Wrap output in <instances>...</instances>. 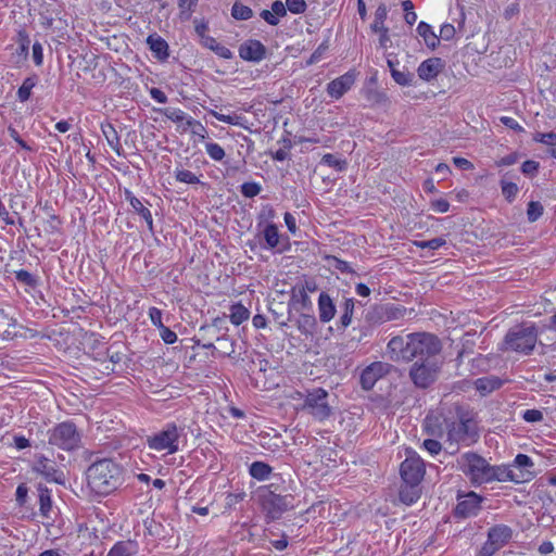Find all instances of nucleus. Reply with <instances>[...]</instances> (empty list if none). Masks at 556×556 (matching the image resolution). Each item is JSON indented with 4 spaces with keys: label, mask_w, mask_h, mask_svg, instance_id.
Instances as JSON below:
<instances>
[{
    "label": "nucleus",
    "mask_w": 556,
    "mask_h": 556,
    "mask_svg": "<svg viewBox=\"0 0 556 556\" xmlns=\"http://www.w3.org/2000/svg\"><path fill=\"white\" fill-rule=\"evenodd\" d=\"M442 349L440 340L427 332L393 337L387 353L393 362H426L437 356Z\"/></svg>",
    "instance_id": "obj_1"
},
{
    "label": "nucleus",
    "mask_w": 556,
    "mask_h": 556,
    "mask_svg": "<svg viewBox=\"0 0 556 556\" xmlns=\"http://www.w3.org/2000/svg\"><path fill=\"white\" fill-rule=\"evenodd\" d=\"M122 467L111 459L90 465L86 471L87 483L92 492L106 496L122 484Z\"/></svg>",
    "instance_id": "obj_2"
},
{
    "label": "nucleus",
    "mask_w": 556,
    "mask_h": 556,
    "mask_svg": "<svg viewBox=\"0 0 556 556\" xmlns=\"http://www.w3.org/2000/svg\"><path fill=\"white\" fill-rule=\"evenodd\" d=\"M445 427H447L446 441L448 446L453 448L452 452L457 451L459 443L469 445L477 435L472 414L460 407L456 408V419L447 418Z\"/></svg>",
    "instance_id": "obj_3"
},
{
    "label": "nucleus",
    "mask_w": 556,
    "mask_h": 556,
    "mask_svg": "<svg viewBox=\"0 0 556 556\" xmlns=\"http://www.w3.org/2000/svg\"><path fill=\"white\" fill-rule=\"evenodd\" d=\"M538 329L532 323H522L511 327L504 337L502 351L530 354L536 344Z\"/></svg>",
    "instance_id": "obj_4"
},
{
    "label": "nucleus",
    "mask_w": 556,
    "mask_h": 556,
    "mask_svg": "<svg viewBox=\"0 0 556 556\" xmlns=\"http://www.w3.org/2000/svg\"><path fill=\"white\" fill-rule=\"evenodd\" d=\"M39 516L37 520L43 527L42 535L46 540H55L62 534L59 508L53 506L48 489L39 488Z\"/></svg>",
    "instance_id": "obj_5"
},
{
    "label": "nucleus",
    "mask_w": 556,
    "mask_h": 556,
    "mask_svg": "<svg viewBox=\"0 0 556 556\" xmlns=\"http://www.w3.org/2000/svg\"><path fill=\"white\" fill-rule=\"evenodd\" d=\"M301 409L319 422L333 415V407L329 403V393L323 388L309 390Z\"/></svg>",
    "instance_id": "obj_6"
},
{
    "label": "nucleus",
    "mask_w": 556,
    "mask_h": 556,
    "mask_svg": "<svg viewBox=\"0 0 556 556\" xmlns=\"http://www.w3.org/2000/svg\"><path fill=\"white\" fill-rule=\"evenodd\" d=\"M460 470L473 484L488 483L491 465L485 458L473 452L463 454L457 459Z\"/></svg>",
    "instance_id": "obj_7"
},
{
    "label": "nucleus",
    "mask_w": 556,
    "mask_h": 556,
    "mask_svg": "<svg viewBox=\"0 0 556 556\" xmlns=\"http://www.w3.org/2000/svg\"><path fill=\"white\" fill-rule=\"evenodd\" d=\"M80 441V433L73 422H61L49 431V443L66 451L78 448Z\"/></svg>",
    "instance_id": "obj_8"
},
{
    "label": "nucleus",
    "mask_w": 556,
    "mask_h": 556,
    "mask_svg": "<svg viewBox=\"0 0 556 556\" xmlns=\"http://www.w3.org/2000/svg\"><path fill=\"white\" fill-rule=\"evenodd\" d=\"M180 431L175 424H167L163 430L147 438L148 446L157 452L174 454L178 451Z\"/></svg>",
    "instance_id": "obj_9"
},
{
    "label": "nucleus",
    "mask_w": 556,
    "mask_h": 556,
    "mask_svg": "<svg viewBox=\"0 0 556 556\" xmlns=\"http://www.w3.org/2000/svg\"><path fill=\"white\" fill-rule=\"evenodd\" d=\"M262 507L268 518L279 519L283 513L293 507V496L267 492L262 495Z\"/></svg>",
    "instance_id": "obj_10"
},
{
    "label": "nucleus",
    "mask_w": 556,
    "mask_h": 556,
    "mask_svg": "<svg viewBox=\"0 0 556 556\" xmlns=\"http://www.w3.org/2000/svg\"><path fill=\"white\" fill-rule=\"evenodd\" d=\"M425 472L424 460L415 453L401 464V477L405 483L420 484Z\"/></svg>",
    "instance_id": "obj_11"
},
{
    "label": "nucleus",
    "mask_w": 556,
    "mask_h": 556,
    "mask_svg": "<svg viewBox=\"0 0 556 556\" xmlns=\"http://www.w3.org/2000/svg\"><path fill=\"white\" fill-rule=\"evenodd\" d=\"M482 497L475 492L457 495V505L454 515L457 518L466 519L477 516L481 510Z\"/></svg>",
    "instance_id": "obj_12"
},
{
    "label": "nucleus",
    "mask_w": 556,
    "mask_h": 556,
    "mask_svg": "<svg viewBox=\"0 0 556 556\" xmlns=\"http://www.w3.org/2000/svg\"><path fill=\"white\" fill-rule=\"evenodd\" d=\"M434 372L435 364L429 359L426 362H415L409 375L417 387L426 388L432 382Z\"/></svg>",
    "instance_id": "obj_13"
},
{
    "label": "nucleus",
    "mask_w": 556,
    "mask_h": 556,
    "mask_svg": "<svg viewBox=\"0 0 556 556\" xmlns=\"http://www.w3.org/2000/svg\"><path fill=\"white\" fill-rule=\"evenodd\" d=\"M37 472L40 473L48 482H55L58 484L65 483V475L56 463L45 456L37 459Z\"/></svg>",
    "instance_id": "obj_14"
},
{
    "label": "nucleus",
    "mask_w": 556,
    "mask_h": 556,
    "mask_svg": "<svg viewBox=\"0 0 556 556\" xmlns=\"http://www.w3.org/2000/svg\"><path fill=\"white\" fill-rule=\"evenodd\" d=\"M339 302L329 292L321 291L317 300L318 318L321 324L330 323L336 314Z\"/></svg>",
    "instance_id": "obj_15"
},
{
    "label": "nucleus",
    "mask_w": 556,
    "mask_h": 556,
    "mask_svg": "<svg viewBox=\"0 0 556 556\" xmlns=\"http://www.w3.org/2000/svg\"><path fill=\"white\" fill-rule=\"evenodd\" d=\"M531 479V475L526 471L521 472V475H517L516 471L505 465L501 466H491V470L489 472L488 483L493 481H514V482H523Z\"/></svg>",
    "instance_id": "obj_16"
},
{
    "label": "nucleus",
    "mask_w": 556,
    "mask_h": 556,
    "mask_svg": "<svg viewBox=\"0 0 556 556\" xmlns=\"http://www.w3.org/2000/svg\"><path fill=\"white\" fill-rule=\"evenodd\" d=\"M355 73L348 72L340 77L331 80L327 85V93L333 99H340L345 92H348L355 84Z\"/></svg>",
    "instance_id": "obj_17"
},
{
    "label": "nucleus",
    "mask_w": 556,
    "mask_h": 556,
    "mask_svg": "<svg viewBox=\"0 0 556 556\" xmlns=\"http://www.w3.org/2000/svg\"><path fill=\"white\" fill-rule=\"evenodd\" d=\"M266 53L265 46L258 40H247L239 48L241 59L250 62H260Z\"/></svg>",
    "instance_id": "obj_18"
},
{
    "label": "nucleus",
    "mask_w": 556,
    "mask_h": 556,
    "mask_svg": "<svg viewBox=\"0 0 556 556\" xmlns=\"http://www.w3.org/2000/svg\"><path fill=\"white\" fill-rule=\"evenodd\" d=\"M445 62L440 58H430L421 62L417 68L420 79L430 81L435 78L444 68Z\"/></svg>",
    "instance_id": "obj_19"
},
{
    "label": "nucleus",
    "mask_w": 556,
    "mask_h": 556,
    "mask_svg": "<svg viewBox=\"0 0 556 556\" xmlns=\"http://www.w3.org/2000/svg\"><path fill=\"white\" fill-rule=\"evenodd\" d=\"M356 300L354 298L342 296L339 301V319L337 326L339 329H346L352 324L353 314L355 311Z\"/></svg>",
    "instance_id": "obj_20"
},
{
    "label": "nucleus",
    "mask_w": 556,
    "mask_h": 556,
    "mask_svg": "<svg viewBox=\"0 0 556 556\" xmlns=\"http://www.w3.org/2000/svg\"><path fill=\"white\" fill-rule=\"evenodd\" d=\"M447 418L441 415H428L424 421V428L427 434L435 438H443L447 432Z\"/></svg>",
    "instance_id": "obj_21"
},
{
    "label": "nucleus",
    "mask_w": 556,
    "mask_h": 556,
    "mask_svg": "<svg viewBox=\"0 0 556 556\" xmlns=\"http://www.w3.org/2000/svg\"><path fill=\"white\" fill-rule=\"evenodd\" d=\"M384 366L381 362H376L367 366L361 374V386L364 390H370L374 388L377 380L382 377Z\"/></svg>",
    "instance_id": "obj_22"
},
{
    "label": "nucleus",
    "mask_w": 556,
    "mask_h": 556,
    "mask_svg": "<svg viewBox=\"0 0 556 556\" xmlns=\"http://www.w3.org/2000/svg\"><path fill=\"white\" fill-rule=\"evenodd\" d=\"M29 43L30 39L28 34L24 29L18 30L16 39L17 46L15 48L14 46L11 47V49L14 50L12 52V62L14 64L21 65L26 61L28 56Z\"/></svg>",
    "instance_id": "obj_23"
},
{
    "label": "nucleus",
    "mask_w": 556,
    "mask_h": 556,
    "mask_svg": "<svg viewBox=\"0 0 556 556\" xmlns=\"http://www.w3.org/2000/svg\"><path fill=\"white\" fill-rule=\"evenodd\" d=\"M511 529L505 525L494 526L488 532V539L498 548H502L511 539Z\"/></svg>",
    "instance_id": "obj_24"
},
{
    "label": "nucleus",
    "mask_w": 556,
    "mask_h": 556,
    "mask_svg": "<svg viewBox=\"0 0 556 556\" xmlns=\"http://www.w3.org/2000/svg\"><path fill=\"white\" fill-rule=\"evenodd\" d=\"M420 486L419 484H413V483H405L400 488L399 497L400 501L405 505H412L417 502V500L420 497Z\"/></svg>",
    "instance_id": "obj_25"
},
{
    "label": "nucleus",
    "mask_w": 556,
    "mask_h": 556,
    "mask_svg": "<svg viewBox=\"0 0 556 556\" xmlns=\"http://www.w3.org/2000/svg\"><path fill=\"white\" fill-rule=\"evenodd\" d=\"M476 390L482 395L485 396L493 391L500 389L502 387V380L497 377L490 376L479 378L475 381Z\"/></svg>",
    "instance_id": "obj_26"
},
{
    "label": "nucleus",
    "mask_w": 556,
    "mask_h": 556,
    "mask_svg": "<svg viewBox=\"0 0 556 556\" xmlns=\"http://www.w3.org/2000/svg\"><path fill=\"white\" fill-rule=\"evenodd\" d=\"M147 43L157 59L164 60L168 56V45L161 36L150 35L147 38Z\"/></svg>",
    "instance_id": "obj_27"
},
{
    "label": "nucleus",
    "mask_w": 556,
    "mask_h": 556,
    "mask_svg": "<svg viewBox=\"0 0 556 556\" xmlns=\"http://www.w3.org/2000/svg\"><path fill=\"white\" fill-rule=\"evenodd\" d=\"M138 553V544L136 541H119L113 545L108 556H134Z\"/></svg>",
    "instance_id": "obj_28"
},
{
    "label": "nucleus",
    "mask_w": 556,
    "mask_h": 556,
    "mask_svg": "<svg viewBox=\"0 0 556 556\" xmlns=\"http://www.w3.org/2000/svg\"><path fill=\"white\" fill-rule=\"evenodd\" d=\"M417 33L424 39L426 46L429 49L434 50L439 46V36L432 30V27L426 22H420L418 24Z\"/></svg>",
    "instance_id": "obj_29"
},
{
    "label": "nucleus",
    "mask_w": 556,
    "mask_h": 556,
    "mask_svg": "<svg viewBox=\"0 0 556 556\" xmlns=\"http://www.w3.org/2000/svg\"><path fill=\"white\" fill-rule=\"evenodd\" d=\"M15 327V320L9 317L3 309H0V337L3 339H12L16 336Z\"/></svg>",
    "instance_id": "obj_30"
},
{
    "label": "nucleus",
    "mask_w": 556,
    "mask_h": 556,
    "mask_svg": "<svg viewBox=\"0 0 556 556\" xmlns=\"http://www.w3.org/2000/svg\"><path fill=\"white\" fill-rule=\"evenodd\" d=\"M37 396L41 399L42 409L50 410L55 406V399L53 392L42 382L37 380Z\"/></svg>",
    "instance_id": "obj_31"
},
{
    "label": "nucleus",
    "mask_w": 556,
    "mask_h": 556,
    "mask_svg": "<svg viewBox=\"0 0 556 556\" xmlns=\"http://www.w3.org/2000/svg\"><path fill=\"white\" fill-rule=\"evenodd\" d=\"M296 324L301 333L313 334L317 327V319L312 314H301Z\"/></svg>",
    "instance_id": "obj_32"
},
{
    "label": "nucleus",
    "mask_w": 556,
    "mask_h": 556,
    "mask_svg": "<svg viewBox=\"0 0 556 556\" xmlns=\"http://www.w3.org/2000/svg\"><path fill=\"white\" fill-rule=\"evenodd\" d=\"M249 471L254 479L264 481L269 478V475L271 473V467L263 462H254L251 464Z\"/></svg>",
    "instance_id": "obj_33"
},
{
    "label": "nucleus",
    "mask_w": 556,
    "mask_h": 556,
    "mask_svg": "<svg viewBox=\"0 0 556 556\" xmlns=\"http://www.w3.org/2000/svg\"><path fill=\"white\" fill-rule=\"evenodd\" d=\"M263 236L267 249H275L279 243L278 227L275 224H267L264 228Z\"/></svg>",
    "instance_id": "obj_34"
},
{
    "label": "nucleus",
    "mask_w": 556,
    "mask_h": 556,
    "mask_svg": "<svg viewBox=\"0 0 556 556\" xmlns=\"http://www.w3.org/2000/svg\"><path fill=\"white\" fill-rule=\"evenodd\" d=\"M377 313H384L386 321L395 320L404 316L405 308L391 304L378 306Z\"/></svg>",
    "instance_id": "obj_35"
},
{
    "label": "nucleus",
    "mask_w": 556,
    "mask_h": 556,
    "mask_svg": "<svg viewBox=\"0 0 556 556\" xmlns=\"http://www.w3.org/2000/svg\"><path fill=\"white\" fill-rule=\"evenodd\" d=\"M101 129H102V134L105 137L109 146L114 151L119 153L121 143H119V138H118V135H117V131L115 130V128L111 124H105V125H102Z\"/></svg>",
    "instance_id": "obj_36"
},
{
    "label": "nucleus",
    "mask_w": 556,
    "mask_h": 556,
    "mask_svg": "<svg viewBox=\"0 0 556 556\" xmlns=\"http://www.w3.org/2000/svg\"><path fill=\"white\" fill-rule=\"evenodd\" d=\"M204 46L213 50L217 55L224 59L232 58V52L225 46L218 43L215 38L206 36L203 41Z\"/></svg>",
    "instance_id": "obj_37"
},
{
    "label": "nucleus",
    "mask_w": 556,
    "mask_h": 556,
    "mask_svg": "<svg viewBox=\"0 0 556 556\" xmlns=\"http://www.w3.org/2000/svg\"><path fill=\"white\" fill-rule=\"evenodd\" d=\"M129 202L131 207L146 220L149 228H153V219L149 208L144 207L142 202L136 197H130Z\"/></svg>",
    "instance_id": "obj_38"
},
{
    "label": "nucleus",
    "mask_w": 556,
    "mask_h": 556,
    "mask_svg": "<svg viewBox=\"0 0 556 556\" xmlns=\"http://www.w3.org/2000/svg\"><path fill=\"white\" fill-rule=\"evenodd\" d=\"M188 128H191L192 135L198 136L202 139H204L207 135V130L205 129V127L199 121H195L192 117H189L185 125L179 126V131L186 132Z\"/></svg>",
    "instance_id": "obj_39"
},
{
    "label": "nucleus",
    "mask_w": 556,
    "mask_h": 556,
    "mask_svg": "<svg viewBox=\"0 0 556 556\" xmlns=\"http://www.w3.org/2000/svg\"><path fill=\"white\" fill-rule=\"evenodd\" d=\"M388 16V8L386 4L381 3L376 12H375V20L372 24L370 25V28L374 33H378V30L387 28L384 25V21Z\"/></svg>",
    "instance_id": "obj_40"
},
{
    "label": "nucleus",
    "mask_w": 556,
    "mask_h": 556,
    "mask_svg": "<svg viewBox=\"0 0 556 556\" xmlns=\"http://www.w3.org/2000/svg\"><path fill=\"white\" fill-rule=\"evenodd\" d=\"M250 316V312L242 304H235L230 309V321L239 326L245 321Z\"/></svg>",
    "instance_id": "obj_41"
},
{
    "label": "nucleus",
    "mask_w": 556,
    "mask_h": 556,
    "mask_svg": "<svg viewBox=\"0 0 556 556\" xmlns=\"http://www.w3.org/2000/svg\"><path fill=\"white\" fill-rule=\"evenodd\" d=\"M161 113L172 122L179 124L178 127L185 125L189 118L180 109L166 108L161 110Z\"/></svg>",
    "instance_id": "obj_42"
},
{
    "label": "nucleus",
    "mask_w": 556,
    "mask_h": 556,
    "mask_svg": "<svg viewBox=\"0 0 556 556\" xmlns=\"http://www.w3.org/2000/svg\"><path fill=\"white\" fill-rule=\"evenodd\" d=\"M231 15L239 21H247L253 16L251 8L236 1L231 8Z\"/></svg>",
    "instance_id": "obj_43"
},
{
    "label": "nucleus",
    "mask_w": 556,
    "mask_h": 556,
    "mask_svg": "<svg viewBox=\"0 0 556 556\" xmlns=\"http://www.w3.org/2000/svg\"><path fill=\"white\" fill-rule=\"evenodd\" d=\"M515 467L519 470L518 475L528 471L533 477V472L530 470L534 464L532 459L526 454H518L515 458Z\"/></svg>",
    "instance_id": "obj_44"
},
{
    "label": "nucleus",
    "mask_w": 556,
    "mask_h": 556,
    "mask_svg": "<svg viewBox=\"0 0 556 556\" xmlns=\"http://www.w3.org/2000/svg\"><path fill=\"white\" fill-rule=\"evenodd\" d=\"M321 163L329 167L336 168L338 172H343L348 167V163L345 160L338 159L336 155L330 153L325 154L321 157Z\"/></svg>",
    "instance_id": "obj_45"
},
{
    "label": "nucleus",
    "mask_w": 556,
    "mask_h": 556,
    "mask_svg": "<svg viewBox=\"0 0 556 556\" xmlns=\"http://www.w3.org/2000/svg\"><path fill=\"white\" fill-rule=\"evenodd\" d=\"M392 78L394 81L401 86H409L413 83L414 74L408 71H399L396 68H392Z\"/></svg>",
    "instance_id": "obj_46"
},
{
    "label": "nucleus",
    "mask_w": 556,
    "mask_h": 556,
    "mask_svg": "<svg viewBox=\"0 0 556 556\" xmlns=\"http://www.w3.org/2000/svg\"><path fill=\"white\" fill-rule=\"evenodd\" d=\"M205 151L208 154V156L214 161H222L226 155L223 147H220L216 142H207L205 144Z\"/></svg>",
    "instance_id": "obj_47"
},
{
    "label": "nucleus",
    "mask_w": 556,
    "mask_h": 556,
    "mask_svg": "<svg viewBox=\"0 0 556 556\" xmlns=\"http://www.w3.org/2000/svg\"><path fill=\"white\" fill-rule=\"evenodd\" d=\"M543 211H544L543 205L540 202H538V201L529 202L528 208H527L528 220L531 223L538 220L542 216Z\"/></svg>",
    "instance_id": "obj_48"
},
{
    "label": "nucleus",
    "mask_w": 556,
    "mask_h": 556,
    "mask_svg": "<svg viewBox=\"0 0 556 556\" xmlns=\"http://www.w3.org/2000/svg\"><path fill=\"white\" fill-rule=\"evenodd\" d=\"M175 178L180 182L190 185L200 182L199 178L192 172L182 168H177L175 170Z\"/></svg>",
    "instance_id": "obj_49"
},
{
    "label": "nucleus",
    "mask_w": 556,
    "mask_h": 556,
    "mask_svg": "<svg viewBox=\"0 0 556 556\" xmlns=\"http://www.w3.org/2000/svg\"><path fill=\"white\" fill-rule=\"evenodd\" d=\"M35 87V81L31 77H28L24 80L23 85L17 90V97L18 99L24 102L29 99L31 94V90Z\"/></svg>",
    "instance_id": "obj_50"
},
{
    "label": "nucleus",
    "mask_w": 556,
    "mask_h": 556,
    "mask_svg": "<svg viewBox=\"0 0 556 556\" xmlns=\"http://www.w3.org/2000/svg\"><path fill=\"white\" fill-rule=\"evenodd\" d=\"M210 113L219 122H223V123H226L229 125H237V126L242 125V123H241L242 117L239 115H236V114L226 115V114H222L217 111H211Z\"/></svg>",
    "instance_id": "obj_51"
},
{
    "label": "nucleus",
    "mask_w": 556,
    "mask_h": 556,
    "mask_svg": "<svg viewBox=\"0 0 556 556\" xmlns=\"http://www.w3.org/2000/svg\"><path fill=\"white\" fill-rule=\"evenodd\" d=\"M501 187L503 195L506 198V200L511 202L518 193L517 185L515 182H508L503 180L501 181Z\"/></svg>",
    "instance_id": "obj_52"
},
{
    "label": "nucleus",
    "mask_w": 556,
    "mask_h": 556,
    "mask_svg": "<svg viewBox=\"0 0 556 556\" xmlns=\"http://www.w3.org/2000/svg\"><path fill=\"white\" fill-rule=\"evenodd\" d=\"M291 296L292 300H294L298 303H301L303 306L311 305V299L308 296V293L300 289L299 285L292 289Z\"/></svg>",
    "instance_id": "obj_53"
},
{
    "label": "nucleus",
    "mask_w": 556,
    "mask_h": 556,
    "mask_svg": "<svg viewBox=\"0 0 556 556\" xmlns=\"http://www.w3.org/2000/svg\"><path fill=\"white\" fill-rule=\"evenodd\" d=\"M262 188L256 182H244L241 186V193L245 198H254L261 192Z\"/></svg>",
    "instance_id": "obj_54"
},
{
    "label": "nucleus",
    "mask_w": 556,
    "mask_h": 556,
    "mask_svg": "<svg viewBox=\"0 0 556 556\" xmlns=\"http://www.w3.org/2000/svg\"><path fill=\"white\" fill-rule=\"evenodd\" d=\"M287 10L293 14H301L306 10V2L304 0H286Z\"/></svg>",
    "instance_id": "obj_55"
},
{
    "label": "nucleus",
    "mask_w": 556,
    "mask_h": 556,
    "mask_svg": "<svg viewBox=\"0 0 556 556\" xmlns=\"http://www.w3.org/2000/svg\"><path fill=\"white\" fill-rule=\"evenodd\" d=\"M379 305H374L366 314V320L372 324H380L386 321L384 313H377Z\"/></svg>",
    "instance_id": "obj_56"
},
{
    "label": "nucleus",
    "mask_w": 556,
    "mask_h": 556,
    "mask_svg": "<svg viewBox=\"0 0 556 556\" xmlns=\"http://www.w3.org/2000/svg\"><path fill=\"white\" fill-rule=\"evenodd\" d=\"M445 242L443 238H433L431 240L416 242V244L421 249L437 250L444 245Z\"/></svg>",
    "instance_id": "obj_57"
},
{
    "label": "nucleus",
    "mask_w": 556,
    "mask_h": 556,
    "mask_svg": "<svg viewBox=\"0 0 556 556\" xmlns=\"http://www.w3.org/2000/svg\"><path fill=\"white\" fill-rule=\"evenodd\" d=\"M422 445L432 456L438 455L442 450V444L435 439H426Z\"/></svg>",
    "instance_id": "obj_58"
},
{
    "label": "nucleus",
    "mask_w": 556,
    "mask_h": 556,
    "mask_svg": "<svg viewBox=\"0 0 556 556\" xmlns=\"http://www.w3.org/2000/svg\"><path fill=\"white\" fill-rule=\"evenodd\" d=\"M522 418L527 421V422H540L543 420V413L539 409H527L523 414H522Z\"/></svg>",
    "instance_id": "obj_59"
},
{
    "label": "nucleus",
    "mask_w": 556,
    "mask_h": 556,
    "mask_svg": "<svg viewBox=\"0 0 556 556\" xmlns=\"http://www.w3.org/2000/svg\"><path fill=\"white\" fill-rule=\"evenodd\" d=\"M149 317L153 326L157 327L159 329L164 327L162 321V311L157 307H151L149 309Z\"/></svg>",
    "instance_id": "obj_60"
},
{
    "label": "nucleus",
    "mask_w": 556,
    "mask_h": 556,
    "mask_svg": "<svg viewBox=\"0 0 556 556\" xmlns=\"http://www.w3.org/2000/svg\"><path fill=\"white\" fill-rule=\"evenodd\" d=\"M15 278L20 283H23L27 287H33L35 285L34 277L26 270L16 271Z\"/></svg>",
    "instance_id": "obj_61"
},
{
    "label": "nucleus",
    "mask_w": 556,
    "mask_h": 556,
    "mask_svg": "<svg viewBox=\"0 0 556 556\" xmlns=\"http://www.w3.org/2000/svg\"><path fill=\"white\" fill-rule=\"evenodd\" d=\"M27 497H28V488L26 486L25 483H21L17 486L16 493H15V498H16L17 504L20 506H23L26 503Z\"/></svg>",
    "instance_id": "obj_62"
},
{
    "label": "nucleus",
    "mask_w": 556,
    "mask_h": 556,
    "mask_svg": "<svg viewBox=\"0 0 556 556\" xmlns=\"http://www.w3.org/2000/svg\"><path fill=\"white\" fill-rule=\"evenodd\" d=\"M160 336L167 344H173L177 341V334L166 326L160 329Z\"/></svg>",
    "instance_id": "obj_63"
},
{
    "label": "nucleus",
    "mask_w": 556,
    "mask_h": 556,
    "mask_svg": "<svg viewBox=\"0 0 556 556\" xmlns=\"http://www.w3.org/2000/svg\"><path fill=\"white\" fill-rule=\"evenodd\" d=\"M498 549L500 548L488 539L481 547L479 556H493Z\"/></svg>",
    "instance_id": "obj_64"
}]
</instances>
